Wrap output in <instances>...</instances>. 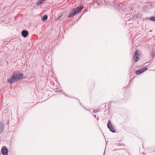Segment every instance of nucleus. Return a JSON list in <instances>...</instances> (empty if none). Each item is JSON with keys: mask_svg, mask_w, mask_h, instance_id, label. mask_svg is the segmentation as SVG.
Masks as SVG:
<instances>
[{"mask_svg": "<svg viewBox=\"0 0 155 155\" xmlns=\"http://www.w3.org/2000/svg\"><path fill=\"white\" fill-rule=\"evenodd\" d=\"M147 69V68H143L142 69H141L142 70V72H143L144 71H146Z\"/></svg>", "mask_w": 155, "mask_h": 155, "instance_id": "nucleus-14", "label": "nucleus"}, {"mask_svg": "<svg viewBox=\"0 0 155 155\" xmlns=\"http://www.w3.org/2000/svg\"><path fill=\"white\" fill-rule=\"evenodd\" d=\"M95 117H96V115H95Z\"/></svg>", "mask_w": 155, "mask_h": 155, "instance_id": "nucleus-17", "label": "nucleus"}, {"mask_svg": "<svg viewBox=\"0 0 155 155\" xmlns=\"http://www.w3.org/2000/svg\"><path fill=\"white\" fill-rule=\"evenodd\" d=\"M98 109H96V110H94L93 111V112L94 113H96L97 112H98Z\"/></svg>", "mask_w": 155, "mask_h": 155, "instance_id": "nucleus-16", "label": "nucleus"}, {"mask_svg": "<svg viewBox=\"0 0 155 155\" xmlns=\"http://www.w3.org/2000/svg\"><path fill=\"white\" fill-rule=\"evenodd\" d=\"M1 133V132L0 131V134Z\"/></svg>", "mask_w": 155, "mask_h": 155, "instance_id": "nucleus-18", "label": "nucleus"}, {"mask_svg": "<svg viewBox=\"0 0 155 155\" xmlns=\"http://www.w3.org/2000/svg\"><path fill=\"white\" fill-rule=\"evenodd\" d=\"M21 34L24 38H26L28 36V32L27 30H24L22 31Z\"/></svg>", "mask_w": 155, "mask_h": 155, "instance_id": "nucleus-6", "label": "nucleus"}, {"mask_svg": "<svg viewBox=\"0 0 155 155\" xmlns=\"http://www.w3.org/2000/svg\"><path fill=\"white\" fill-rule=\"evenodd\" d=\"M107 125L108 128L111 132L113 133H115L116 132V130L113 127L110 120L108 121Z\"/></svg>", "mask_w": 155, "mask_h": 155, "instance_id": "nucleus-3", "label": "nucleus"}, {"mask_svg": "<svg viewBox=\"0 0 155 155\" xmlns=\"http://www.w3.org/2000/svg\"><path fill=\"white\" fill-rule=\"evenodd\" d=\"M143 73L141 69H140L139 70H138L136 71V74H140Z\"/></svg>", "mask_w": 155, "mask_h": 155, "instance_id": "nucleus-12", "label": "nucleus"}, {"mask_svg": "<svg viewBox=\"0 0 155 155\" xmlns=\"http://www.w3.org/2000/svg\"><path fill=\"white\" fill-rule=\"evenodd\" d=\"M155 56V52L154 51H152L151 52V58L153 59V58Z\"/></svg>", "mask_w": 155, "mask_h": 155, "instance_id": "nucleus-11", "label": "nucleus"}, {"mask_svg": "<svg viewBox=\"0 0 155 155\" xmlns=\"http://www.w3.org/2000/svg\"><path fill=\"white\" fill-rule=\"evenodd\" d=\"M46 0H38L36 3V5L38 6H40L42 5L44 2L46 1Z\"/></svg>", "mask_w": 155, "mask_h": 155, "instance_id": "nucleus-7", "label": "nucleus"}, {"mask_svg": "<svg viewBox=\"0 0 155 155\" xmlns=\"http://www.w3.org/2000/svg\"><path fill=\"white\" fill-rule=\"evenodd\" d=\"M149 19L152 21H155V16H151L149 18Z\"/></svg>", "mask_w": 155, "mask_h": 155, "instance_id": "nucleus-13", "label": "nucleus"}, {"mask_svg": "<svg viewBox=\"0 0 155 155\" xmlns=\"http://www.w3.org/2000/svg\"><path fill=\"white\" fill-rule=\"evenodd\" d=\"M139 56L138 51L137 50L135 52L134 55V59L135 62L138 61L139 60Z\"/></svg>", "mask_w": 155, "mask_h": 155, "instance_id": "nucleus-4", "label": "nucleus"}, {"mask_svg": "<svg viewBox=\"0 0 155 155\" xmlns=\"http://www.w3.org/2000/svg\"><path fill=\"white\" fill-rule=\"evenodd\" d=\"M48 16L47 15H45L42 18V20L43 21H45L48 19Z\"/></svg>", "mask_w": 155, "mask_h": 155, "instance_id": "nucleus-9", "label": "nucleus"}, {"mask_svg": "<svg viewBox=\"0 0 155 155\" xmlns=\"http://www.w3.org/2000/svg\"><path fill=\"white\" fill-rule=\"evenodd\" d=\"M8 149L5 146L2 147V153L4 155H8Z\"/></svg>", "mask_w": 155, "mask_h": 155, "instance_id": "nucleus-5", "label": "nucleus"}, {"mask_svg": "<svg viewBox=\"0 0 155 155\" xmlns=\"http://www.w3.org/2000/svg\"><path fill=\"white\" fill-rule=\"evenodd\" d=\"M115 144L118 146H121L122 145V144L119 143H115Z\"/></svg>", "mask_w": 155, "mask_h": 155, "instance_id": "nucleus-15", "label": "nucleus"}, {"mask_svg": "<svg viewBox=\"0 0 155 155\" xmlns=\"http://www.w3.org/2000/svg\"><path fill=\"white\" fill-rule=\"evenodd\" d=\"M4 125L2 123H0V131L1 132L3 130Z\"/></svg>", "mask_w": 155, "mask_h": 155, "instance_id": "nucleus-8", "label": "nucleus"}, {"mask_svg": "<svg viewBox=\"0 0 155 155\" xmlns=\"http://www.w3.org/2000/svg\"><path fill=\"white\" fill-rule=\"evenodd\" d=\"M23 76L24 74L22 73H14L11 78L8 79L7 81L10 84H12L14 82L22 79Z\"/></svg>", "mask_w": 155, "mask_h": 155, "instance_id": "nucleus-1", "label": "nucleus"}, {"mask_svg": "<svg viewBox=\"0 0 155 155\" xmlns=\"http://www.w3.org/2000/svg\"><path fill=\"white\" fill-rule=\"evenodd\" d=\"M83 8L84 6L81 5L80 6H78L75 8L73 9L70 13L69 15L67 16V17L68 18L73 17L79 13Z\"/></svg>", "mask_w": 155, "mask_h": 155, "instance_id": "nucleus-2", "label": "nucleus"}, {"mask_svg": "<svg viewBox=\"0 0 155 155\" xmlns=\"http://www.w3.org/2000/svg\"><path fill=\"white\" fill-rule=\"evenodd\" d=\"M63 13H61L58 16L57 18H56V20H58L63 16Z\"/></svg>", "mask_w": 155, "mask_h": 155, "instance_id": "nucleus-10", "label": "nucleus"}]
</instances>
